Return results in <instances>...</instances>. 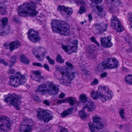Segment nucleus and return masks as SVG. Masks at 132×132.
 <instances>
[{
  "label": "nucleus",
  "mask_w": 132,
  "mask_h": 132,
  "mask_svg": "<svg viewBox=\"0 0 132 132\" xmlns=\"http://www.w3.org/2000/svg\"><path fill=\"white\" fill-rule=\"evenodd\" d=\"M57 8H70V7H65L63 5H59L58 6Z\"/></svg>",
  "instance_id": "0e129e2a"
},
{
  "label": "nucleus",
  "mask_w": 132,
  "mask_h": 132,
  "mask_svg": "<svg viewBox=\"0 0 132 132\" xmlns=\"http://www.w3.org/2000/svg\"><path fill=\"white\" fill-rule=\"evenodd\" d=\"M40 19H39L40 21V22L44 21L45 22L46 21V19H45V16H43V17H41V18H40Z\"/></svg>",
  "instance_id": "680f3d73"
},
{
  "label": "nucleus",
  "mask_w": 132,
  "mask_h": 132,
  "mask_svg": "<svg viewBox=\"0 0 132 132\" xmlns=\"http://www.w3.org/2000/svg\"><path fill=\"white\" fill-rule=\"evenodd\" d=\"M34 78L35 79V80L38 81L41 83L44 82L45 80L44 77L41 76L40 75V76H37L35 77H34Z\"/></svg>",
  "instance_id": "cd10ccee"
},
{
  "label": "nucleus",
  "mask_w": 132,
  "mask_h": 132,
  "mask_svg": "<svg viewBox=\"0 0 132 132\" xmlns=\"http://www.w3.org/2000/svg\"><path fill=\"white\" fill-rule=\"evenodd\" d=\"M15 69L11 68L10 69L9 71L7 72V73L9 74H11L13 73H14L15 72Z\"/></svg>",
  "instance_id": "c03bdc74"
},
{
  "label": "nucleus",
  "mask_w": 132,
  "mask_h": 132,
  "mask_svg": "<svg viewBox=\"0 0 132 132\" xmlns=\"http://www.w3.org/2000/svg\"><path fill=\"white\" fill-rule=\"evenodd\" d=\"M64 103H66L65 98L62 100H58L57 102V103L59 104Z\"/></svg>",
  "instance_id": "5fc2aeb1"
},
{
  "label": "nucleus",
  "mask_w": 132,
  "mask_h": 132,
  "mask_svg": "<svg viewBox=\"0 0 132 132\" xmlns=\"http://www.w3.org/2000/svg\"><path fill=\"white\" fill-rule=\"evenodd\" d=\"M20 128V132H31L32 131V127L28 125H21Z\"/></svg>",
  "instance_id": "a211bd4d"
},
{
  "label": "nucleus",
  "mask_w": 132,
  "mask_h": 132,
  "mask_svg": "<svg viewBox=\"0 0 132 132\" xmlns=\"http://www.w3.org/2000/svg\"><path fill=\"white\" fill-rule=\"evenodd\" d=\"M6 8L5 7V5L3 3H0V8Z\"/></svg>",
  "instance_id": "338daca9"
},
{
  "label": "nucleus",
  "mask_w": 132,
  "mask_h": 132,
  "mask_svg": "<svg viewBox=\"0 0 132 132\" xmlns=\"http://www.w3.org/2000/svg\"><path fill=\"white\" fill-rule=\"evenodd\" d=\"M31 5L30 4L27 2L20 5L18 7V8H31Z\"/></svg>",
  "instance_id": "f704fd0d"
},
{
  "label": "nucleus",
  "mask_w": 132,
  "mask_h": 132,
  "mask_svg": "<svg viewBox=\"0 0 132 132\" xmlns=\"http://www.w3.org/2000/svg\"><path fill=\"white\" fill-rule=\"evenodd\" d=\"M91 41L95 43L96 41L95 38L94 37H92L90 38Z\"/></svg>",
  "instance_id": "774afa93"
},
{
  "label": "nucleus",
  "mask_w": 132,
  "mask_h": 132,
  "mask_svg": "<svg viewBox=\"0 0 132 132\" xmlns=\"http://www.w3.org/2000/svg\"><path fill=\"white\" fill-rule=\"evenodd\" d=\"M44 67L48 71H50V69L48 65L46 64H44Z\"/></svg>",
  "instance_id": "6e6d98bb"
},
{
  "label": "nucleus",
  "mask_w": 132,
  "mask_h": 132,
  "mask_svg": "<svg viewBox=\"0 0 132 132\" xmlns=\"http://www.w3.org/2000/svg\"><path fill=\"white\" fill-rule=\"evenodd\" d=\"M41 74L40 71L38 70L35 71H34V77H35L37 76H40Z\"/></svg>",
  "instance_id": "37998d69"
},
{
  "label": "nucleus",
  "mask_w": 132,
  "mask_h": 132,
  "mask_svg": "<svg viewBox=\"0 0 132 132\" xmlns=\"http://www.w3.org/2000/svg\"><path fill=\"white\" fill-rule=\"evenodd\" d=\"M104 64V62L102 63H100L98 65L96 68L97 71L102 72L104 71V69L106 68Z\"/></svg>",
  "instance_id": "4be33fe9"
},
{
  "label": "nucleus",
  "mask_w": 132,
  "mask_h": 132,
  "mask_svg": "<svg viewBox=\"0 0 132 132\" xmlns=\"http://www.w3.org/2000/svg\"><path fill=\"white\" fill-rule=\"evenodd\" d=\"M86 11V9H80L79 12V13L82 14L84 12H85Z\"/></svg>",
  "instance_id": "13d9d810"
},
{
  "label": "nucleus",
  "mask_w": 132,
  "mask_h": 132,
  "mask_svg": "<svg viewBox=\"0 0 132 132\" xmlns=\"http://www.w3.org/2000/svg\"><path fill=\"white\" fill-rule=\"evenodd\" d=\"M111 40V39L109 37H103L101 39V44L105 48L110 47L113 45Z\"/></svg>",
  "instance_id": "f8f14e48"
},
{
  "label": "nucleus",
  "mask_w": 132,
  "mask_h": 132,
  "mask_svg": "<svg viewBox=\"0 0 132 132\" xmlns=\"http://www.w3.org/2000/svg\"><path fill=\"white\" fill-rule=\"evenodd\" d=\"M79 99L83 103V110L93 111L95 109L96 106L92 102H89L87 101V97L85 94H81Z\"/></svg>",
  "instance_id": "423d86ee"
},
{
  "label": "nucleus",
  "mask_w": 132,
  "mask_h": 132,
  "mask_svg": "<svg viewBox=\"0 0 132 132\" xmlns=\"http://www.w3.org/2000/svg\"><path fill=\"white\" fill-rule=\"evenodd\" d=\"M4 97L5 98L4 101L8 102L9 105L14 106L17 110H19V105L21 103L20 100L21 97L20 95L14 93H9L7 95H4Z\"/></svg>",
  "instance_id": "20e7f679"
},
{
  "label": "nucleus",
  "mask_w": 132,
  "mask_h": 132,
  "mask_svg": "<svg viewBox=\"0 0 132 132\" xmlns=\"http://www.w3.org/2000/svg\"><path fill=\"white\" fill-rule=\"evenodd\" d=\"M56 61L57 62L61 63H63L64 61V60L62 59L61 56L59 55H57L56 57Z\"/></svg>",
  "instance_id": "4c0bfd02"
},
{
  "label": "nucleus",
  "mask_w": 132,
  "mask_h": 132,
  "mask_svg": "<svg viewBox=\"0 0 132 132\" xmlns=\"http://www.w3.org/2000/svg\"><path fill=\"white\" fill-rule=\"evenodd\" d=\"M91 94L92 98L95 99L99 97L101 101L104 102L107 100H110L112 98V93L109 90L108 86H99L98 90L96 93L92 90Z\"/></svg>",
  "instance_id": "f257e3e1"
},
{
  "label": "nucleus",
  "mask_w": 132,
  "mask_h": 132,
  "mask_svg": "<svg viewBox=\"0 0 132 132\" xmlns=\"http://www.w3.org/2000/svg\"><path fill=\"white\" fill-rule=\"evenodd\" d=\"M6 11V9H0V13L2 14H5Z\"/></svg>",
  "instance_id": "de8ad7c7"
},
{
  "label": "nucleus",
  "mask_w": 132,
  "mask_h": 132,
  "mask_svg": "<svg viewBox=\"0 0 132 132\" xmlns=\"http://www.w3.org/2000/svg\"><path fill=\"white\" fill-rule=\"evenodd\" d=\"M88 125L89 129L92 132H95V130L96 129H101L104 127L103 124L100 122L94 125L92 122H89Z\"/></svg>",
  "instance_id": "4468645a"
},
{
  "label": "nucleus",
  "mask_w": 132,
  "mask_h": 132,
  "mask_svg": "<svg viewBox=\"0 0 132 132\" xmlns=\"http://www.w3.org/2000/svg\"><path fill=\"white\" fill-rule=\"evenodd\" d=\"M113 18L111 20V24L117 32H121L124 30L123 27L121 25L120 21L116 16L112 15Z\"/></svg>",
  "instance_id": "1a4fd4ad"
},
{
  "label": "nucleus",
  "mask_w": 132,
  "mask_h": 132,
  "mask_svg": "<svg viewBox=\"0 0 132 132\" xmlns=\"http://www.w3.org/2000/svg\"><path fill=\"white\" fill-rule=\"evenodd\" d=\"M116 10L115 9H109V12L112 13L114 12H116Z\"/></svg>",
  "instance_id": "e2e57ef3"
},
{
  "label": "nucleus",
  "mask_w": 132,
  "mask_h": 132,
  "mask_svg": "<svg viewBox=\"0 0 132 132\" xmlns=\"http://www.w3.org/2000/svg\"><path fill=\"white\" fill-rule=\"evenodd\" d=\"M65 96V94L63 92H62L59 95V98L61 99L63 98Z\"/></svg>",
  "instance_id": "4d7b16f0"
},
{
  "label": "nucleus",
  "mask_w": 132,
  "mask_h": 132,
  "mask_svg": "<svg viewBox=\"0 0 132 132\" xmlns=\"http://www.w3.org/2000/svg\"><path fill=\"white\" fill-rule=\"evenodd\" d=\"M96 13L98 15H101V13L103 11V9H95Z\"/></svg>",
  "instance_id": "09e8293b"
},
{
  "label": "nucleus",
  "mask_w": 132,
  "mask_h": 132,
  "mask_svg": "<svg viewBox=\"0 0 132 132\" xmlns=\"http://www.w3.org/2000/svg\"><path fill=\"white\" fill-rule=\"evenodd\" d=\"M128 18L129 21H132V13H129L128 14Z\"/></svg>",
  "instance_id": "603ef678"
},
{
  "label": "nucleus",
  "mask_w": 132,
  "mask_h": 132,
  "mask_svg": "<svg viewBox=\"0 0 132 132\" xmlns=\"http://www.w3.org/2000/svg\"><path fill=\"white\" fill-rule=\"evenodd\" d=\"M72 108L68 109L66 111L63 112L61 113V116L62 117H64L69 115L72 113Z\"/></svg>",
  "instance_id": "393cba45"
},
{
  "label": "nucleus",
  "mask_w": 132,
  "mask_h": 132,
  "mask_svg": "<svg viewBox=\"0 0 132 132\" xmlns=\"http://www.w3.org/2000/svg\"><path fill=\"white\" fill-rule=\"evenodd\" d=\"M86 111V110H83L80 111L79 112V115L82 119H84L86 118L88 116L87 113L85 112V111Z\"/></svg>",
  "instance_id": "5701e85b"
},
{
  "label": "nucleus",
  "mask_w": 132,
  "mask_h": 132,
  "mask_svg": "<svg viewBox=\"0 0 132 132\" xmlns=\"http://www.w3.org/2000/svg\"><path fill=\"white\" fill-rule=\"evenodd\" d=\"M8 20L6 17H4L2 19H1V21L2 24V25L5 26L7 25V24L8 21Z\"/></svg>",
  "instance_id": "c9c22d12"
},
{
  "label": "nucleus",
  "mask_w": 132,
  "mask_h": 132,
  "mask_svg": "<svg viewBox=\"0 0 132 132\" xmlns=\"http://www.w3.org/2000/svg\"><path fill=\"white\" fill-rule=\"evenodd\" d=\"M31 9H27L26 11L24 9H19L18 10V15L21 16H33V10Z\"/></svg>",
  "instance_id": "ddd939ff"
},
{
  "label": "nucleus",
  "mask_w": 132,
  "mask_h": 132,
  "mask_svg": "<svg viewBox=\"0 0 132 132\" xmlns=\"http://www.w3.org/2000/svg\"><path fill=\"white\" fill-rule=\"evenodd\" d=\"M48 111V110L43 109L38 111L37 117L38 119L46 122L52 120L53 118L52 115L50 114Z\"/></svg>",
  "instance_id": "0eeeda50"
},
{
  "label": "nucleus",
  "mask_w": 132,
  "mask_h": 132,
  "mask_svg": "<svg viewBox=\"0 0 132 132\" xmlns=\"http://www.w3.org/2000/svg\"><path fill=\"white\" fill-rule=\"evenodd\" d=\"M76 74V73L75 72H72L70 73L67 71H63L58 75L59 76H62V79H60L61 78L57 76L56 78L59 79V82L60 84L68 86L72 80L74 78Z\"/></svg>",
  "instance_id": "39448f33"
},
{
  "label": "nucleus",
  "mask_w": 132,
  "mask_h": 132,
  "mask_svg": "<svg viewBox=\"0 0 132 132\" xmlns=\"http://www.w3.org/2000/svg\"><path fill=\"white\" fill-rule=\"evenodd\" d=\"M131 127L129 124H125L120 125L119 127V128L120 129H124L125 130H127L128 129L130 128Z\"/></svg>",
  "instance_id": "c756f323"
},
{
  "label": "nucleus",
  "mask_w": 132,
  "mask_h": 132,
  "mask_svg": "<svg viewBox=\"0 0 132 132\" xmlns=\"http://www.w3.org/2000/svg\"><path fill=\"white\" fill-rule=\"evenodd\" d=\"M78 46L77 44H75V45L72 46L70 47V49L73 52H76L77 50Z\"/></svg>",
  "instance_id": "a19ab883"
},
{
  "label": "nucleus",
  "mask_w": 132,
  "mask_h": 132,
  "mask_svg": "<svg viewBox=\"0 0 132 132\" xmlns=\"http://www.w3.org/2000/svg\"><path fill=\"white\" fill-rule=\"evenodd\" d=\"M28 38L30 40L33 41V29H30L28 30Z\"/></svg>",
  "instance_id": "7c9ffc66"
},
{
  "label": "nucleus",
  "mask_w": 132,
  "mask_h": 132,
  "mask_svg": "<svg viewBox=\"0 0 132 132\" xmlns=\"http://www.w3.org/2000/svg\"><path fill=\"white\" fill-rule=\"evenodd\" d=\"M104 65L108 68L114 69L117 68L119 64V62L117 59L114 58L109 59L107 61L104 62Z\"/></svg>",
  "instance_id": "9b49d317"
},
{
  "label": "nucleus",
  "mask_w": 132,
  "mask_h": 132,
  "mask_svg": "<svg viewBox=\"0 0 132 132\" xmlns=\"http://www.w3.org/2000/svg\"><path fill=\"white\" fill-rule=\"evenodd\" d=\"M48 87L46 89L47 92L50 95H55L59 92V90L53 82H48Z\"/></svg>",
  "instance_id": "9d476101"
},
{
  "label": "nucleus",
  "mask_w": 132,
  "mask_h": 132,
  "mask_svg": "<svg viewBox=\"0 0 132 132\" xmlns=\"http://www.w3.org/2000/svg\"><path fill=\"white\" fill-rule=\"evenodd\" d=\"M52 28L55 32H59L65 36H69L70 30L69 25L64 22H60L57 20H54L52 22Z\"/></svg>",
  "instance_id": "f03ea898"
},
{
  "label": "nucleus",
  "mask_w": 132,
  "mask_h": 132,
  "mask_svg": "<svg viewBox=\"0 0 132 132\" xmlns=\"http://www.w3.org/2000/svg\"><path fill=\"white\" fill-rule=\"evenodd\" d=\"M98 83V81L97 79H94L93 81L91 82V84L93 85H94L97 84Z\"/></svg>",
  "instance_id": "8fccbe9b"
},
{
  "label": "nucleus",
  "mask_w": 132,
  "mask_h": 132,
  "mask_svg": "<svg viewBox=\"0 0 132 132\" xmlns=\"http://www.w3.org/2000/svg\"><path fill=\"white\" fill-rule=\"evenodd\" d=\"M62 48L63 50H65V51L66 52H68L69 54H71L72 53V52H69L70 51V50L68 49V47L67 46L65 45H62Z\"/></svg>",
  "instance_id": "79ce46f5"
},
{
  "label": "nucleus",
  "mask_w": 132,
  "mask_h": 132,
  "mask_svg": "<svg viewBox=\"0 0 132 132\" xmlns=\"http://www.w3.org/2000/svg\"><path fill=\"white\" fill-rule=\"evenodd\" d=\"M10 49L11 52H12L15 49L20 47L21 46L20 43L18 41L12 42L9 44Z\"/></svg>",
  "instance_id": "f3484780"
},
{
  "label": "nucleus",
  "mask_w": 132,
  "mask_h": 132,
  "mask_svg": "<svg viewBox=\"0 0 132 132\" xmlns=\"http://www.w3.org/2000/svg\"><path fill=\"white\" fill-rule=\"evenodd\" d=\"M65 100L66 103H69L71 105H73L75 102L76 101V98L73 97H68L65 98Z\"/></svg>",
  "instance_id": "b1692460"
},
{
  "label": "nucleus",
  "mask_w": 132,
  "mask_h": 132,
  "mask_svg": "<svg viewBox=\"0 0 132 132\" xmlns=\"http://www.w3.org/2000/svg\"><path fill=\"white\" fill-rule=\"evenodd\" d=\"M68 9H57V11L60 12L63 16L67 15H70L72 13V12L69 11Z\"/></svg>",
  "instance_id": "412c9836"
},
{
  "label": "nucleus",
  "mask_w": 132,
  "mask_h": 132,
  "mask_svg": "<svg viewBox=\"0 0 132 132\" xmlns=\"http://www.w3.org/2000/svg\"><path fill=\"white\" fill-rule=\"evenodd\" d=\"M40 51L39 47L37 48H35V51L34 52V54L35 55V57L37 60L39 61H42L43 60L46 55V53L45 52H43L40 56L39 55V51Z\"/></svg>",
  "instance_id": "2eb2a0df"
},
{
  "label": "nucleus",
  "mask_w": 132,
  "mask_h": 132,
  "mask_svg": "<svg viewBox=\"0 0 132 132\" xmlns=\"http://www.w3.org/2000/svg\"><path fill=\"white\" fill-rule=\"evenodd\" d=\"M125 81L127 83L132 85V75H128L125 78Z\"/></svg>",
  "instance_id": "72a5a7b5"
},
{
  "label": "nucleus",
  "mask_w": 132,
  "mask_h": 132,
  "mask_svg": "<svg viewBox=\"0 0 132 132\" xmlns=\"http://www.w3.org/2000/svg\"><path fill=\"white\" fill-rule=\"evenodd\" d=\"M43 103L46 105L49 106L50 103V102L48 100H45L44 101Z\"/></svg>",
  "instance_id": "bf43d9fd"
},
{
  "label": "nucleus",
  "mask_w": 132,
  "mask_h": 132,
  "mask_svg": "<svg viewBox=\"0 0 132 132\" xmlns=\"http://www.w3.org/2000/svg\"><path fill=\"white\" fill-rule=\"evenodd\" d=\"M66 64L69 68L71 69L74 68L72 64L69 62H67L66 63Z\"/></svg>",
  "instance_id": "a18cd8bd"
},
{
  "label": "nucleus",
  "mask_w": 132,
  "mask_h": 132,
  "mask_svg": "<svg viewBox=\"0 0 132 132\" xmlns=\"http://www.w3.org/2000/svg\"><path fill=\"white\" fill-rule=\"evenodd\" d=\"M47 86L45 84H42L39 85L37 88V90L36 91V92H42L44 94H46L47 92L46 89H45V88Z\"/></svg>",
  "instance_id": "6ab92c4d"
},
{
  "label": "nucleus",
  "mask_w": 132,
  "mask_h": 132,
  "mask_svg": "<svg viewBox=\"0 0 132 132\" xmlns=\"http://www.w3.org/2000/svg\"><path fill=\"white\" fill-rule=\"evenodd\" d=\"M20 59L21 62L25 64H28L30 62L29 60L27 59L26 56L24 54L20 56Z\"/></svg>",
  "instance_id": "bb28decb"
},
{
  "label": "nucleus",
  "mask_w": 132,
  "mask_h": 132,
  "mask_svg": "<svg viewBox=\"0 0 132 132\" xmlns=\"http://www.w3.org/2000/svg\"><path fill=\"white\" fill-rule=\"evenodd\" d=\"M92 2H94L96 4H99L102 2L103 0H90Z\"/></svg>",
  "instance_id": "864d4df0"
},
{
  "label": "nucleus",
  "mask_w": 132,
  "mask_h": 132,
  "mask_svg": "<svg viewBox=\"0 0 132 132\" xmlns=\"http://www.w3.org/2000/svg\"><path fill=\"white\" fill-rule=\"evenodd\" d=\"M119 113L121 118L122 119H125V117L124 116L125 113V110L123 109H120L119 111Z\"/></svg>",
  "instance_id": "e433bc0d"
},
{
  "label": "nucleus",
  "mask_w": 132,
  "mask_h": 132,
  "mask_svg": "<svg viewBox=\"0 0 132 132\" xmlns=\"http://www.w3.org/2000/svg\"><path fill=\"white\" fill-rule=\"evenodd\" d=\"M46 59L48 60V63L51 65L54 64L55 63L54 61L50 58L49 56H47L46 57Z\"/></svg>",
  "instance_id": "ea45409f"
},
{
  "label": "nucleus",
  "mask_w": 132,
  "mask_h": 132,
  "mask_svg": "<svg viewBox=\"0 0 132 132\" xmlns=\"http://www.w3.org/2000/svg\"><path fill=\"white\" fill-rule=\"evenodd\" d=\"M41 39L38 31L34 30V43L38 42Z\"/></svg>",
  "instance_id": "aec40b11"
},
{
  "label": "nucleus",
  "mask_w": 132,
  "mask_h": 132,
  "mask_svg": "<svg viewBox=\"0 0 132 132\" xmlns=\"http://www.w3.org/2000/svg\"><path fill=\"white\" fill-rule=\"evenodd\" d=\"M88 16L89 19V22H90L93 19L92 14H91L88 15Z\"/></svg>",
  "instance_id": "69168bd1"
},
{
  "label": "nucleus",
  "mask_w": 132,
  "mask_h": 132,
  "mask_svg": "<svg viewBox=\"0 0 132 132\" xmlns=\"http://www.w3.org/2000/svg\"><path fill=\"white\" fill-rule=\"evenodd\" d=\"M11 122L8 118L2 116L0 117V132L1 130L8 131L10 129Z\"/></svg>",
  "instance_id": "6e6552de"
},
{
  "label": "nucleus",
  "mask_w": 132,
  "mask_h": 132,
  "mask_svg": "<svg viewBox=\"0 0 132 132\" xmlns=\"http://www.w3.org/2000/svg\"><path fill=\"white\" fill-rule=\"evenodd\" d=\"M75 3L77 5H81L79 8H85L87 5L85 2L83 0H77Z\"/></svg>",
  "instance_id": "a878e982"
},
{
  "label": "nucleus",
  "mask_w": 132,
  "mask_h": 132,
  "mask_svg": "<svg viewBox=\"0 0 132 132\" xmlns=\"http://www.w3.org/2000/svg\"><path fill=\"white\" fill-rule=\"evenodd\" d=\"M107 75V73L106 72L103 73L101 74L100 76L101 78L106 77Z\"/></svg>",
  "instance_id": "052dcab7"
},
{
  "label": "nucleus",
  "mask_w": 132,
  "mask_h": 132,
  "mask_svg": "<svg viewBox=\"0 0 132 132\" xmlns=\"http://www.w3.org/2000/svg\"><path fill=\"white\" fill-rule=\"evenodd\" d=\"M96 29L98 30V32L101 33L106 31L107 29L108 25L106 23L104 25L102 23H96L95 25Z\"/></svg>",
  "instance_id": "dca6fc26"
},
{
  "label": "nucleus",
  "mask_w": 132,
  "mask_h": 132,
  "mask_svg": "<svg viewBox=\"0 0 132 132\" xmlns=\"http://www.w3.org/2000/svg\"><path fill=\"white\" fill-rule=\"evenodd\" d=\"M101 118L100 117L98 116L97 115H95L92 118L93 120V124L94 125L97 124V123L100 122V120Z\"/></svg>",
  "instance_id": "2f4dec72"
},
{
  "label": "nucleus",
  "mask_w": 132,
  "mask_h": 132,
  "mask_svg": "<svg viewBox=\"0 0 132 132\" xmlns=\"http://www.w3.org/2000/svg\"><path fill=\"white\" fill-rule=\"evenodd\" d=\"M34 65L41 67H43V65L40 63L34 62Z\"/></svg>",
  "instance_id": "3c124183"
},
{
  "label": "nucleus",
  "mask_w": 132,
  "mask_h": 132,
  "mask_svg": "<svg viewBox=\"0 0 132 132\" xmlns=\"http://www.w3.org/2000/svg\"><path fill=\"white\" fill-rule=\"evenodd\" d=\"M95 46L93 45H91L88 46L87 47V50L89 53L92 54L95 51Z\"/></svg>",
  "instance_id": "c85d7f7f"
},
{
  "label": "nucleus",
  "mask_w": 132,
  "mask_h": 132,
  "mask_svg": "<svg viewBox=\"0 0 132 132\" xmlns=\"http://www.w3.org/2000/svg\"><path fill=\"white\" fill-rule=\"evenodd\" d=\"M16 58L17 57L16 56L14 55L12 56L10 62V63L12 64L9 65V66L10 67H12L15 64L16 62Z\"/></svg>",
  "instance_id": "473e14b6"
},
{
  "label": "nucleus",
  "mask_w": 132,
  "mask_h": 132,
  "mask_svg": "<svg viewBox=\"0 0 132 132\" xmlns=\"http://www.w3.org/2000/svg\"><path fill=\"white\" fill-rule=\"evenodd\" d=\"M125 40L127 42L130 44L131 46L132 47V38L131 37L127 36Z\"/></svg>",
  "instance_id": "58836bf2"
},
{
  "label": "nucleus",
  "mask_w": 132,
  "mask_h": 132,
  "mask_svg": "<svg viewBox=\"0 0 132 132\" xmlns=\"http://www.w3.org/2000/svg\"><path fill=\"white\" fill-rule=\"evenodd\" d=\"M34 100L37 103H40V100L38 96L37 95H35V97L34 99Z\"/></svg>",
  "instance_id": "49530a36"
},
{
  "label": "nucleus",
  "mask_w": 132,
  "mask_h": 132,
  "mask_svg": "<svg viewBox=\"0 0 132 132\" xmlns=\"http://www.w3.org/2000/svg\"><path fill=\"white\" fill-rule=\"evenodd\" d=\"M26 74L22 75L19 72H17L14 75H11L9 77L10 83L11 86L16 87L23 84L26 81Z\"/></svg>",
  "instance_id": "7ed1b4c3"
}]
</instances>
